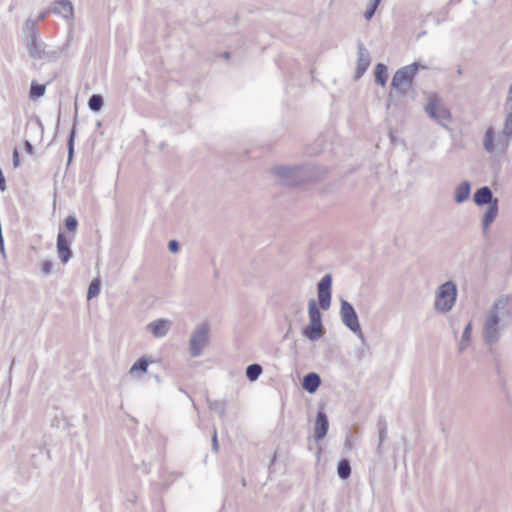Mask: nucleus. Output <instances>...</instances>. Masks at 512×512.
<instances>
[{"label":"nucleus","mask_w":512,"mask_h":512,"mask_svg":"<svg viewBox=\"0 0 512 512\" xmlns=\"http://www.w3.org/2000/svg\"><path fill=\"white\" fill-rule=\"evenodd\" d=\"M512 312V299L508 295L499 296L484 317L482 335L484 341L492 345L500 338V332Z\"/></svg>","instance_id":"f257e3e1"},{"label":"nucleus","mask_w":512,"mask_h":512,"mask_svg":"<svg viewBox=\"0 0 512 512\" xmlns=\"http://www.w3.org/2000/svg\"><path fill=\"white\" fill-rule=\"evenodd\" d=\"M272 174L281 185L295 186L305 181L320 180L326 170L314 166H277L272 169Z\"/></svg>","instance_id":"f03ea898"},{"label":"nucleus","mask_w":512,"mask_h":512,"mask_svg":"<svg viewBox=\"0 0 512 512\" xmlns=\"http://www.w3.org/2000/svg\"><path fill=\"white\" fill-rule=\"evenodd\" d=\"M512 142V121L504 118L500 130H495L493 126L486 128L482 145L485 152L493 156H502L507 153Z\"/></svg>","instance_id":"7ed1b4c3"},{"label":"nucleus","mask_w":512,"mask_h":512,"mask_svg":"<svg viewBox=\"0 0 512 512\" xmlns=\"http://www.w3.org/2000/svg\"><path fill=\"white\" fill-rule=\"evenodd\" d=\"M25 29L28 32L26 48L29 56L40 63H47L55 60L58 53L48 49V46L39 40V32L36 30L35 22L27 20Z\"/></svg>","instance_id":"20e7f679"},{"label":"nucleus","mask_w":512,"mask_h":512,"mask_svg":"<svg viewBox=\"0 0 512 512\" xmlns=\"http://www.w3.org/2000/svg\"><path fill=\"white\" fill-rule=\"evenodd\" d=\"M420 65L413 62L409 65L399 68L391 80V88L400 96H404L412 88L414 78Z\"/></svg>","instance_id":"39448f33"},{"label":"nucleus","mask_w":512,"mask_h":512,"mask_svg":"<svg viewBox=\"0 0 512 512\" xmlns=\"http://www.w3.org/2000/svg\"><path fill=\"white\" fill-rule=\"evenodd\" d=\"M457 299V286L453 281L441 284L435 293L434 309L441 314L452 310Z\"/></svg>","instance_id":"423d86ee"},{"label":"nucleus","mask_w":512,"mask_h":512,"mask_svg":"<svg viewBox=\"0 0 512 512\" xmlns=\"http://www.w3.org/2000/svg\"><path fill=\"white\" fill-rule=\"evenodd\" d=\"M426 113L438 124L446 127L451 122V113L436 94H431L424 107Z\"/></svg>","instance_id":"0eeeda50"},{"label":"nucleus","mask_w":512,"mask_h":512,"mask_svg":"<svg viewBox=\"0 0 512 512\" xmlns=\"http://www.w3.org/2000/svg\"><path fill=\"white\" fill-rule=\"evenodd\" d=\"M340 318L343 325L352 331L361 341L365 340L358 315L354 307L344 299H341L340 301Z\"/></svg>","instance_id":"6e6552de"},{"label":"nucleus","mask_w":512,"mask_h":512,"mask_svg":"<svg viewBox=\"0 0 512 512\" xmlns=\"http://www.w3.org/2000/svg\"><path fill=\"white\" fill-rule=\"evenodd\" d=\"M209 343V325L201 323L192 331L189 339V353L191 357H199Z\"/></svg>","instance_id":"1a4fd4ad"},{"label":"nucleus","mask_w":512,"mask_h":512,"mask_svg":"<svg viewBox=\"0 0 512 512\" xmlns=\"http://www.w3.org/2000/svg\"><path fill=\"white\" fill-rule=\"evenodd\" d=\"M332 278L329 274L324 275L318 283V301L323 310H327L331 304Z\"/></svg>","instance_id":"9d476101"},{"label":"nucleus","mask_w":512,"mask_h":512,"mask_svg":"<svg viewBox=\"0 0 512 512\" xmlns=\"http://www.w3.org/2000/svg\"><path fill=\"white\" fill-rule=\"evenodd\" d=\"M74 240V235L67 238L64 233L59 232L57 235L56 249L60 261L67 264L72 258V251L70 249V242Z\"/></svg>","instance_id":"9b49d317"},{"label":"nucleus","mask_w":512,"mask_h":512,"mask_svg":"<svg viewBox=\"0 0 512 512\" xmlns=\"http://www.w3.org/2000/svg\"><path fill=\"white\" fill-rule=\"evenodd\" d=\"M171 326L172 323L169 319L161 318L150 322L147 325V330L151 332L154 337L163 338L168 334Z\"/></svg>","instance_id":"f8f14e48"},{"label":"nucleus","mask_w":512,"mask_h":512,"mask_svg":"<svg viewBox=\"0 0 512 512\" xmlns=\"http://www.w3.org/2000/svg\"><path fill=\"white\" fill-rule=\"evenodd\" d=\"M329 422L327 415L323 411H319L316 416L315 426H314V438L316 441L322 440L328 431Z\"/></svg>","instance_id":"ddd939ff"},{"label":"nucleus","mask_w":512,"mask_h":512,"mask_svg":"<svg viewBox=\"0 0 512 512\" xmlns=\"http://www.w3.org/2000/svg\"><path fill=\"white\" fill-rule=\"evenodd\" d=\"M52 11L64 19H70L73 16V6L69 0L55 1Z\"/></svg>","instance_id":"4468645a"},{"label":"nucleus","mask_w":512,"mask_h":512,"mask_svg":"<svg viewBox=\"0 0 512 512\" xmlns=\"http://www.w3.org/2000/svg\"><path fill=\"white\" fill-rule=\"evenodd\" d=\"M471 194V184L468 181H462L454 190V201L457 204H462L467 201Z\"/></svg>","instance_id":"2eb2a0df"},{"label":"nucleus","mask_w":512,"mask_h":512,"mask_svg":"<svg viewBox=\"0 0 512 512\" xmlns=\"http://www.w3.org/2000/svg\"><path fill=\"white\" fill-rule=\"evenodd\" d=\"M493 193L491 189L487 186L479 188L474 194V202L478 206H482L485 204L492 205L494 202Z\"/></svg>","instance_id":"dca6fc26"},{"label":"nucleus","mask_w":512,"mask_h":512,"mask_svg":"<svg viewBox=\"0 0 512 512\" xmlns=\"http://www.w3.org/2000/svg\"><path fill=\"white\" fill-rule=\"evenodd\" d=\"M498 215V199H494V202H492V205L488 207L486 212L484 213L483 220H482V228L483 231L486 232L491 225V223L494 221V219Z\"/></svg>","instance_id":"f3484780"},{"label":"nucleus","mask_w":512,"mask_h":512,"mask_svg":"<svg viewBox=\"0 0 512 512\" xmlns=\"http://www.w3.org/2000/svg\"><path fill=\"white\" fill-rule=\"evenodd\" d=\"M308 316L309 324L322 326V314L313 299L308 302Z\"/></svg>","instance_id":"a211bd4d"},{"label":"nucleus","mask_w":512,"mask_h":512,"mask_svg":"<svg viewBox=\"0 0 512 512\" xmlns=\"http://www.w3.org/2000/svg\"><path fill=\"white\" fill-rule=\"evenodd\" d=\"M320 384L321 379L316 373H309L303 379V388L309 393H314Z\"/></svg>","instance_id":"6ab92c4d"},{"label":"nucleus","mask_w":512,"mask_h":512,"mask_svg":"<svg viewBox=\"0 0 512 512\" xmlns=\"http://www.w3.org/2000/svg\"><path fill=\"white\" fill-rule=\"evenodd\" d=\"M304 336L312 341H318L323 336V326L309 324L303 330Z\"/></svg>","instance_id":"aec40b11"},{"label":"nucleus","mask_w":512,"mask_h":512,"mask_svg":"<svg viewBox=\"0 0 512 512\" xmlns=\"http://www.w3.org/2000/svg\"><path fill=\"white\" fill-rule=\"evenodd\" d=\"M358 74H362L364 71L367 70L369 64H370V56L368 51L362 46H359L358 50Z\"/></svg>","instance_id":"412c9836"},{"label":"nucleus","mask_w":512,"mask_h":512,"mask_svg":"<svg viewBox=\"0 0 512 512\" xmlns=\"http://www.w3.org/2000/svg\"><path fill=\"white\" fill-rule=\"evenodd\" d=\"M150 361L146 357L138 359L129 369V374L133 377H139L140 373L147 371Z\"/></svg>","instance_id":"4be33fe9"},{"label":"nucleus","mask_w":512,"mask_h":512,"mask_svg":"<svg viewBox=\"0 0 512 512\" xmlns=\"http://www.w3.org/2000/svg\"><path fill=\"white\" fill-rule=\"evenodd\" d=\"M374 76H375V82L377 84L381 85L382 87H384L387 82V67H386V65H384L382 63H378L375 67Z\"/></svg>","instance_id":"5701e85b"},{"label":"nucleus","mask_w":512,"mask_h":512,"mask_svg":"<svg viewBox=\"0 0 512 512\" xmlns=\"http://www.w3.org/2000/svg\"><path fill=\"white\" fill-rule=\"evenodd\" d=\"M337 473L339 478L342 480H346L351 475V466L350 462L347 459H343L339 462L337 467Z\"/></svg>","instance_id":"b1692460"},{"label":"nucleus","mask_w":512,"mask_h":512,"mask_svg":"<svg viewBox=\"0 0 512 512\" xmlns=\"http://www.w3.org/2000/svg\"><path fill=\"white\" fill-rule=\"evenodd\" d=\"M262 367L259 364H250L246 368V377L250 381H255L259 378V376L262 374Z\"/></svg>","instance_id":"393cba45"},{"label":"nucleus","mask_w":512,"mask_h":512,"mask_svg":"<svg viewBox=\"0 0 512 512\" xmlns=\"http://www.w3.org/2000/svg\"><path fill=\"white\" fill-rule=\"evenodd\" d=\"M101 288V281L99 278H95L91 281L88 292H87V299L91 300L98 296Z\"/></svg>","instance_id":"a878e982"},{"label":"nucleus","mask_w":512,"mask_h":512,"mask_svg":"<svg viewBox=\"0 0 512 512\" xmlns=\"http://www.w3.org/2000/svg\"><path fill=\"white\" fill-rule=\"evenodd\" d=\"M46 87L44 85L38 84L37 82L33 81L31 83L30 87V98L35 99L42 97L45 94Z\"/></svg>","instance_id":"bb28decb"},{"label":"nucleus","mask_w":512,"mask_h":512,"mask_svg":"<svg viewBox=\"0 0 512 512\" xmlns=\"http://www.w3.org/2000/svg\"><path fill=\"white\" fill-rule=\"evenodd\" d=\"M103 106V98L101 95L94 94L88 100V107L92 111H98Z\"/></svg>","instance_id":"cd10ccee"},{"label":"nucleus","mask_w":512,"mask_h":512,"mask_svg":"<svg viewBox=\"0 0 512 512\" xmlns=\"http://www.w3.org/2000/svg\"><path fill=\"white\" fill-rule=\"evenodd\" d=\"M505 117L512 121V84L509 87L508 96L505 101Z\"/></svg>","instance_id":"c85d7f7f"},{"label":"nucleus","mask_w":512,"mask_h":512,"mask_svg":"<svg viewBox=\"0 0 512 512\" xmlns=\"http://www.w3.org/2000/svg\"><path fill=\"white\" fill-rule=\"evenodd\" d=\"M65 227L69 232L76 233L78 227V221L75 216L69 215L65 219Z\"/></svg>","instance_id":"c756f323"},{"label":"nucleus","mask_w":512,"mask_h":512,"mask_svg":"<svg viewBox=\"0 0 512 512\" xmlns=\"http://www.w3.org/2000/svg\"><path fill=\"white\" fill-rule=\"evenodd\" d=\"M75 124L73 125L68 138V162L71 161L74 153Z\"/></svg>","instance_id":"7c9ffc66"},{"label":"nucleus","mask_w":512,"mask_h":512,"mask_svg":"<svg viewBox=\"0 0 512 512\" xmlns=\"http://www.w3.org/2000/svg\"><path fill=\"white\" fill-rule=\"evenodd\" d=\"M209 408L219 414L220 416H223L225 414V404L222 401H213L209 403Z\"/></svg>","instance_id":"2f4dec72"},{"label":"nucleus","mask_w":512,"mask_h":512,"mask_svg":"<svg viewBox=\"0 0 512 512\" xmlns=\"http://www.w3.org/2000/svg\"><path fill=\"white\" fill-rule=\"evenodd\" d=\"M387 436V431L378 430V446H377V454L379 456H382L383 450H382V444Z\"/></svg>","instance_id":"473e14b6"},{"label":"nucleus","mask_w":512,"mask_h":512,"mask_svg":"<svg viewBox=\"0 0 512 512\" xmlns=\"http://www.w3.org/2000/svg\"><path fill=\"white\" fill-rule=\"evenodd\" d=\"M378 5L379 3H376L374 0H371L369 7L364 14L366 20H370L373 17Z\"/></svg>","instance_id":"72a5a7b5"},{"label":"nucleus","mask_w":512,"mask_h":512,"mask_svg":"<svg viewBox=\"0 0 512 512\" xmlns=\"http://www.w3.org/2000/svg\"><path fill=\"white\" fill-rule=\"evenodd\" d=\"M53 269V263L50 260H46L41 264V272L47 276Z\"/></svg>","instance_id":"f704fd0d"},{"label":"nucleus","mask_w":512,"mask_h":512,"mask_svg":"<svg viewBox=\"0 0 512 512\" xmlns=\"http://www.w3.org/2000/svg\"><path fill=\"white\" fill-rule=\"evenodd\" d=\"M471 333H472V324L469 322V323L465 326L464 331H463V333H462V339H463V341H470Z\"/></svg>","instance_id":"c9c22d12"},{"label":"nucleus","mask_w":512,"mask_h":512,"mask_svg":"<svg viewBox=\"0 0 512 512\" xmlns=\"http://www.w3.org/2000/svg\"><path fill=\"white\" fill-rule=\"evenodd\" d=\"M12 161H13V166L15 168H17L20 164V160H19V153H18V150L17 148H15L13 150V155H12Z\"/></svg>","instance_id":"e433bc0d"},{"label":"nucleus","mask_w":512,"mask_h":512,"mask_svg":"<svg viewBox=\"0 0 512 512\" xmlns=\"http://www.w3.org/2000/svg\"><path fill=\"white\" fill-rule=\"evenodd\" d=\"M168 248L172 253H176L179 250V244L176 240H171L168 243Z\"/></svg>","instance_id":"4c0bfd02"},{"label":"nucleus","mask_w":512,"mask_h":512,"mask_svg":"<svg viewBox=\"0 0 512 512\" xmlns=\"http://www.w3.org/2000/svg\"><path fill=\"white\" fill-rule=\"evenodd\" d=\"M212 448L215 452L218 451L219 449V444H218V440H217V432L216 430H214L213 432V436H212Z\"/></svg>","instance_id":"58836bf2"},{"label":"nucleus","mask_w":512,"mask_h":512,"mask_svg":"<svg viewBox=\"0 0 512 512\" xmlns=\"http://www.w3.org/2000/svg\"><path fill=\"white\" fill-rule=\"evenodd\" d=\"M377 427H378V430L383 429V431H387V423H386L385 419L380 418L377 422Z\"/></svg>","instance_id":"ea45409f"},{"label":"nucleus","mask_w":512,"mask_h":512,"mask_svg":"<svg viewBox=\"0 0 512 512\" xmlns=\"http://www.w3.org/2000/svg\"><path fill=\"white\" fill-rule=\"evenodd\" d=\"M24 146H25V151L28 153V154H32L33 153V146L32 144L30 143V141L26 140L24 142Z\"/></svg>","instance_id":"a19ab883"},{"label":"nucleus","mask_w":512,"mask_h":512,"mask_svg":"<svg viewBox=\"0 0 512 512\" xmlns=\"http://www.w3.org/2000/svg\"><path fill=\"white\" fill-rule=\"evenodd\" d=\"M0 252H1L3 258H6V251H5V247H4V238L3 237H0Z\"/></svg>","instance_id":"79ce46f5"},{"label":"nucleus","mask_w":512,"mask_h":512,"mask_svg":"<svg viewBox=\"0 0 512 512\" xmlns=\"http://www.w3.org/2000/svg\"><path fill=\"white\" fill-rule=\"evenodd\" d=\"M469 344V341H463V339L461 338V341H460V344H459V350L460 351H463L467 348Z\"/></svg>","instance_id":"37998d69"},{"label":"nucleus","mask_w":512,"mask_h":512,"mask_svg":"<svg viewBox=\"0 0 512 512\" xmlns=\"http://www.w3.org/2000/svg\"><path fill=\"white\" fill-rule=\"evenodd\" d=\"M44 17H45V14H41L39 18L43 19Z\"/></svg>","instance_id":"c03bdc74"},{"label":"nucleus","mask_w":512,"mask_h":512,"mask_svg":"<svg viewBox=\"0 0 512 512\" xmlns=\"http://www.w3.org/2000/svg\"><path fill=\"white\" fill-rule=\"evenodd\" d=\"M376 3H380L381 0H374Z\"/></svg>","instance_id":"a18cd8bd"}]
</instances>
